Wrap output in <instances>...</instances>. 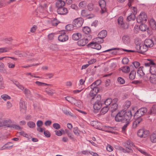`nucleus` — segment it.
Wrapping results in <instances>:
<instances>
[{
	"mask_svg": "<svg viewBox=\"0 0 156 156\" xmlns=\"http://www.w3.org/2000/svg\"><path fill=\"white\" fill-rule=\"evenodd\" d=\"M132 113L130 110L127 111L122 110L119 112L115 116V120L117 122H125L126 121L130 120L131 117Z\"/></svg>",
	"mask_w": 156,
	"mask_h": 156,
	"instance_id": "nucleus-1",
	"label": "nucleus"
},
{
	"mask_svg": "<svg viewBox=\"0 0 156 156\" xmlns=\"http://www.w3.org/2000/svg\"><path fill=\"white\" fill-rule=\"evenodd\" d=\"M12 121L9 119L4 120L3 126H6L11 129L13 128L16 129H19L20 127L18 125L12 124Z\"/></svg>",
	"mask_w": 156,
	"mask_h": 156,
	"instance_id": "nucleus-2",
	"label": "nucleus"
},
{
	"mask_svg": "<svg viewBox=\"0 0 156 156\" xmlns=\"http://www.w3.org/2000/svg\"><path fill=\"white\" fill-rule=\"evenodd\" d=\"M135 48L137 50V52L141 54H144L148 50L147 48L144 44H143L136 45Z\"/></svg>",
	"mask_w": 156,
	"mask_h": 156,
	"instance_id": "nucleus-3",
	"label": "nucleus"
},
{
	"mask_svg": "<svg viewBox=\"0 0 156 156\" xmlns=\"http://www.w3.org/2000/svg\"><path fill=\"white\" fill-rule=\"evenodd\" d=\"M101 99V95H98V99L95 100V101L93 105L94 108V110H98L101 108L102 104L101 102L100 101Z\"/></svg>",
	"mask_w": 156,
	"mask_h": 156,
	"instance_id": "nucleus-4",
	"label": "nucleus"
},
{
	"mask_svg": "<svg viewBox=\"0 0 156 156\" xmlns=\"http://www.w3.org/2000/svg\"><path fill=\"white\" fill-rule=\"evenodd\" d=\"M147 16L146 13L144 12H142L136 18V20L138 23H144L147 20Z\"/></svg>",
	"mask_w": 156,
	"mask_h": 156,
	"instance_id": "nucleus-5",
	"label": "nucleus"
},
{
	"mask_svg": "<svg viewBox=\"0 0 156 156\" xmlns=\"http://www.w3.org/2000/svg\"><path fill=\"white\" fill-rule=\"evenodd\" d=\"M134 118L135 120L133 123L132 126L133 128L135 129L137 126L142 121L143 119L141 116L139 117L137 115L135 116V114H134Z\"/></svg>",
	"mask_w": 156,
	"mask_h": 156,
	"instance_id": "nucleus-6",
	"label": "nucleus"
},
{
	"mask_svg": "<svg viewBox=\"0 0 156 156\" xmlns=\"http://www.w3.org/2000/svg\"><path fill=\"white\" fill-rule=\"evenodd\" d=\"M149 133V131L144 129L139 130L137 132V135L141 138H145Z\"/></svg>",
	"mask_w": 156,
	"mask_h": 156,
	"instance_id": "nucleus-7",
	"label": "nucleus"
},
{
	"mask_svg": "<svg viewBox=\"0 0 156 156\" xmlns=\"http://www.w3.org/2000/svg\"><path fill=\"white\" fill-rule=\"evenodd\" d=\"M118 23L120 27L123 29H127L129 27V25L127 23H124L123 22V18L122 16H120L118 19Z\"/></svg>",
	"mask_w": 156,
	"mask_h": 156,
	"instance_id": "nucleus-8",
	"label": "nucleus"
},
{
	"mask_svg": "<svg viewBox=\"0 0 156 156\" xmlns=\"http://www.w3.org/2000/svg\"><path fill=\"white\" fill-rule=\"evenodd\" d=\"M83 22V19L82 18H79L75 19L73 22V24L74 27H79L82 25Z\"/></svg>",
	"mask_w": 156,
	"mask_h": 156,
	"instance_id": "nucleus-9",
	"label": "nucleus"
},
{
	"mask_svg": "<svg viewBox=\"0 0 156 156\" xmlns=\"http://www.w3.org/2000/svg\"><path fill=\"white\" fill-rule=\"evenodd\" d=\"M144 79L147 81L149 79V77L145 76L144 77ZM150 82L153 84H156V74L152 73L149 78Z\"/></svg>",
	"mask_w": 156,
	"mask_h": 156,
	"instance_id": "nucleus-10",
	"label": "nucleus"
},
{
	"mask_svg": "<svg viewBox=\"0 0 156 156\" xmlns=\"http://www.w3.org/2000/svg\"><path fill=\"white\" fill-rule=\"evenodd\" d=\"M69 37L66 34L64 30L62 31L61 34L58 37V40L62 42L66 41L68 40Z\"/></svg>",
	"mask_w": 156,
	"mask_h": 156,
	"instance_id": "nucleus-11",
	"label": "nucleus"
},
{
	"mask_svg": "<svg viewBox=\"0 0 156 156\" xmlns=\"http://www.w3.org/2000/svg\"><path fill=\"white\" fill-rule=\"evenodd\" d=\"M147 112V109L146 108H141L138 110L135 113V116L138 115L139 117L142 116L144 115Z\"/></svg>",
	"mask_w": 156,
	"mask_h": 156,
	"instance_id": "nucleus-12",
	"label": "nucleus"
},
{
	"mask_svg": "<svg viewBox=\"0 0 156 156\" xmlns=\"http://www.w3.org/2000/svg\"><path fill=\"white\" fill-rule=\"evenodd\" d=\"M98 95H100L99 94L97 95L96 94V92H94L93 90H91L90 92L89 95L87 96V98L90 99H91V101L93 100H95L98 99Z\"/></svg>",
	"mask_w": 156,
	"mask_h": 156,
	"instance_id": "nucleus-13",
	"label": "nucleus"
},
{
	"mask_svg": "<svg viewBox=\"0 0 156 156\" xmlns=\"http://www.w3.org/2000/svg\"><path fill=\"white\" fill-rule=\"evenodd\" d=\"M57 12L58 14L62 15H65L68 13V10L67 8L63 6L58 8L57 9Z\"/></svg>",
	"mask_w": 156,
	"mask_h": 156,
	"instance_id": "nucleus-14",
	"label": "nucleus"
},
{
	"mask_svg": "<svg viewBox=\"0 0 156 156\" xmlns=\"http://www.w3.org/2000/svg\"><path fill=\"white\" fill-rule=\"evenodd\" d=\"M88 46L91 48L98 50H100L101 48V45L98 43H94V42H91L88 44Z\"/></svg>",
	"mask_w": 156,
	"mask_h": 156,
	"instance_id": "nucleus-15",
	"label": "nucleus"
},
{
	"mask_svg": "<svg viewBox=\"0 0 156 156\" xmlns=\"http://www.w3.org/2000/svg\"><path fill=\"white\" fill-rule=\"evenodd\" d=\"M99 4L101 9V13H103L106 11L105 2L104 0H100L99 1Z\"/></svg>",
	"mask_w": 156,
	"mask_h": 156,
	"instance_id": "nucleus-16",
	"label": "nucleus"
},
{
	"mask_svg": "<svg viewBox=\"0 0 156 156\" xmlns=\"http://www.w3.org/2000/svg\"><path fill=\"white\" fill-rule=\"evenodd\" d=\"M144 44L147 48L152 47L154 45L153 41L149 39H146L144 42Z\"/></svg>",
	"mask_w": 156,
	"mask_h": 156,
	"instance_id": "nucleus-17",
	"label": "nucleus"
},
{
	"mask_svg": "<svg viewBox=\"0 0 156 156\" xmlns=\"http://www.w3.org/2000/svg\"><path fill=\"white\" fill-rule=\"evenodd\" d=\"M20 105L21 111L23 112H25L26 110L27 107L25 101L22 99L20 101Z\"/></svg>",
	"mask_w": 156,
	"mask_h": 156,
	"instance_id": "nucleus-18",
	"label": "nucleus"
},
{
	"mask_svg": "<svg viewBox=\"0 0 156 156\" xmlns=\"http://www.w3.org/2000/svg\"><path fill=\"white\" fill-rule=\"evenodd\" d=\"M88 42V39L84 38L79 40L77 41V44L79 46H83L87 44Z\"/></svg>",
	"mask_w": 156,
	"mask_h": 156,
	"instance_id": "nucleus-19",
	"label": "nucleus"
},
{
	"mask_svg": "<svg viewBox=\"0 0 156 156\" xmlns=\"http://www.w3.org/2000/svg\"><path fill=\"white\" fill-rule=\"evenodd\" d=\"M122 39L123 43L126 44H129L130 41V36L127 34L123 35L122 37Z\"/></svg>",
	"mask_w": 156,
	"mask_h": 156,
	"instance_id": "nucleus-20",
	"label": "nucleus"
},
{
	"mask_svg": "<svg viewBox=\"0 0 156 156\" xmlns=\"http://www.w3.org/2000/svg\"><path fill=\"white\" fill-rule=\"evenodd\" d=\"M148 115H156V105H154L147 112Z\"/></svg>",
	"mask_w": 156,
	"mask_h": 156,
	"instance_id": "nucleus-21",
	"label": "nucleus"
},
{
	"mask_svg": "<svg viewBox=\"0 0 156 156\" xmlns=\"http://www.w3.org/2000/svg\"><path fill=\"white\" fill-rule=\"evenodd\" d=\"M65 4V3L64 1L62 0H60L58 1L55 3V6L58 9L59 8L64 6Z\"/></svg>",
	"mask_w": 156,
	"mask_h": 156,
	"instance_id": "nucleus-22",
	"label": "nucleus"
},
{
	"mask_svg": "<svg viewBox=\"0 0 156 156\" xmlns=\"http://www.w3.org/2000/svg\"><path fill=\"white\" fill-rule=\"evenodd\" d=\"M107 34V31L105 30H102L99 32L98 34V36L103 39L106 36Z\"/></svg>",
	"mask_w": 156,
	"mask_h": 156,
	"instance_id": "nucleus-23",
	"label": "nucleus"
},
{
	"mask_svg": "<svg viewBox=\"0 0 156 156\" xmlns=\"http://www.w3.org/2000/svg\"><path fill=\"white\" fill-rule=\"evenodd\" d=\"M151 141L153 143H156V131L153 132L150 136Z\"/></svg>",
	"mask_w": 156,
	"mask_h": 156,
	"instance_id": "nucleus-24",
	"label": "nucleus"
},
{
	"mask_svg": "<svg viewBox=\"0 0 156 156\" xmlns=\"http://www.w3.org/2000/svg\"><path fill=\"white\" fill-rule=\"evenodd\" d=\"M151 27L153 30L156 29V21L153 19H151L149 22Z\"/></svg>",
	"mask_w": 156,
	"mask_h": 156,
	"instance_id": "nucleus-25",
	"label": "nucleus"
},
{
	"mask_svg": "<svg viewBox=\"0 0 156 156\" xmlns=\"http://www.w3.org/2000/svg\"><path fill=\"white\" fill-rule=\"evenodd\" d=\"M136 18L135 15L133 12L131 13L130 15L127 18V20L128 21L131 20H134Z\"/></svg>",
	"mask_w": 156,
	"mask_h": 156,
	"instance_id": "nucleus-26",
	"label": "nucleus"
},
{
	"mask_svg": "<svg viewBox=\"0 0 156 156\" xmlns=\"http://www.w3.org/2000/svg\"><path fill=\"white\" fill-rule=\"evenodd\" d=\"M0 72L5 73L6 70L5 68V66L3 63L0 62Z\"/></svg>",
	"mask_w": 156,
	"mask_h": 156,
	"instance_id": "nucleus-27",
	"label": "nucleus"
},
{
	"mask_svg": "<svg viewBox=\"0 0 156 156\" xmlns=\"http://www.w3.org/2000/svg\"><path fill=\"white\" fill-rule=\"evenodd\" d=\"M119 69L122 70L123 72L125 73H128L130 70L129 67L127 66H123L120 68Z\"/></svg>",
	"mask_w": 156,
	"mask_h": 156,
	"instance_id": "nucleus-28",
	"label": "nucleus"
},
{
	"mask_svg": "<svg viewBox=\"0 0 156 156\" xmlns=\"http://www.w3.org/2000/svg\"><path fill=\"white\" fill-rule=\"evenodd\" d=\"M93 41L94 43H103L104 41V40L103 39L101 38L100 37H99L98 36V37H96L93 40Z\"/></svg>",
	"mask_w": 156,
	"mask_h": 156,
	"instance_id": "nucleus-29",
	"label": "nucleus"
},
{
	"mask_svg": "<svg viewBox=\"0 0 156 156\" xmlns=\"http://www.w3.org/2000/svg\"><path fill=\"white\" fill-rule=\"evenodd\" d=\"M109 108L108 106H105L104 107L101 109L100 113L101 115H104L105 114L108 110Z\"/></svg>",
	"mask_w": 156,
	"mask_h": 156,
	"instance_id": "nucleus-30",
	"label": "nucleus"
},
{
	"mask_svg": "<svg viewBox=\"0 0 156 156\" xmlns=\"http://www.w3.org/2000/svg\"><path fill=\"white\" fill-rule=\"evenodd\" d=\"M65 133L67 134L69 138L72 140H74V136L73 135L72 133L69 131V130L66 129L65 130Z\"/></svg>",
	"mask_w": 156,
	"mask_h": 156,
	"instance_id": "nucleus-31",
	"label": "nucleus"
},
{
	"mask_svg": "<svg viewBox=\"0 0 156 156\" xmlns=\"http://www.w3.org/2000/svg\"><path fill=\"white\" fill-rule=\"evenodd\" d=\"M140 29L142 31H145L148 29L147 25L144 24H142L139 27Z\"/></svg>",
	"mask_w": 156,
	"mask_h": 156,
	"instance_id": "nucleus-32",
	"label": "nucleus"
},
{
	"mask_svg": "<svg viewBox=\"0 0 156 156\" xmlns=\"http://www.w3.org/2000/svg\"><path fill=\"white\" fill-rule=\"evenodd\" d=\"M26 96L27 97H30L32 96L30 91L27 88H26L23 91Z\"/></svg>",
	"mask_w": 156,
	"mask_h": 156,
	"instance_id": "nucleus-33",
	"label": "nucleus"
},
{
	"mask_svg": "<svg viewBox=\"0 0 156 156\" xmlns=\"http://www.w3.org/2000/svg\"><path fill=\"white\" fill-rule=\"evenodd\" d=\"M83 31L86 34H89L91 32V30L90 27H85L83 28Z\"/></svg>",
	"mask_w": 156,
	"mask_h": 156,
	"instance_id": "nucleus-34",
	"label": "nucleus"
},
{
	"mask_svg": "<svg viewBox=\"0 0 156 156\" xmlns=\"http://www.w3.org/2000/svg\"><path fill=\"white\" fill-rule=\"evenodd\" d=\"M136 74V71H132L129 73V77L131 80H133L135 79Z\"/></svg>",
	"mask_w": 156,
	"mask_h": 156,
	"instance_id": "nucleus-35",
	"label": "nucleus"
},
{
	"mask_svg": "<svg viewBox=\"0 0 156 156\" xmlns=\"http://www.w3.org/2000/svg\"><path fill=\"white\" fill-rule=\"evenodd\" d=\"M80 35V34L79 33L74 34L73 35L72 38L74 40L77 41L79 39Z\"/></svg>",
	"mask_w": 156,
	"mask_h": 156,
	"instance_id": "nucleus-36",
	"label": "nucleus"
},
{
	"mask_svg": "<svg viewBox=\"0 0 156 156\" xmlns=\"http://www.w3.org/2000/svg\"><path fill=\"white\" fill-rule=\"evenodd\" d=\"M118 108V105L116 103H113L111 105V111L112 112L115 111Z\"/></svg>",
	"mask_w": 156,
	"mask_h": 156,
	"instance_id": "nucleus-37",
	"label": "nucleus"
},
{
	"mask_svg": "<svg viewBox=\"0 0 156 156\" xmlns=\"http://www.w3.org/2000/svg\"><path fill=\"white\" fill-rule=\"evenodd\" d=\"M27 125L30 128H34L35 127L36 124L35 123L32 121H29L27 123Z\"/></svg>",
	"mask_w": 156,
	"mask_h": 156,
	"instance_id": "nucleus-38",
	"label": "nucleus"
},
{
	"mask_svg": "<svg viewBox=\"0 0 156 156\" xmlns=\"http://www.w3.org/2000/svg\"><path fill=\"white\" fill-rule=\"evenodd\" d=\"M143 68V66L140 67L137 71V73L139 74L140 76H143L145 74L142 69Z\"/></svg>",
	"mask_w": 156,
	"mask_h": 156,
	"instance_id": "nucleus-39",
	"label": "nucleus"
},
{
	"mask_svg": "<svg viewBox=\"0 0 156 156\" xmlns=\"http://www.w3.org/2000/svg\"><path fill=\"white\" fill-rule=\"evenodd\" d=\"M10 50V48L7 47L0 48V53L9 51Z\"/></svg>",
	"mask_w": 156,
	"mask_h": 156,
	"instance_id": "nucleus-40",
	"label": "nucleus"
},
{
	"mask_svg": "<svg viewBox=\"0 0 156 156\" xmlns=\"http://www.w3.org/2000/svg\"><path fill=\"white\" fill-rule=\"evenodd\" d=\"M130 121V120L126 121L125 122L126 123L122 128V131L124 132L126 130V128H127L128 125L129 124Z\"/></svg>",
	"mask_w": 156,
	"mask_h": 156,
	"instance_id": "nucleus-41",
	"label": "nucleus"
},
{
	"mask_svg": "<svg viewBox=\"0 0 156 156\" xmlns=\"http://www.w3.org/2000/svg\"><path fill=\"white\" fill-rule=\"evenodd\" d=\"M1 97L5 101L9 100L11 99V97L9 96L6 94L2 95L1 96Z\"/></svg>",
	"mask_w": 156,
	"mask_h": 156,
	"instance_id": "nucleus-42",
	"label": "nucleus"
},
{
	"mask_svg": "<svg viewBox=\"0 0 156 156\" xmlns=\"http://www.w3.org/2000/svg\"><path fill=\"white\" fill-rule=\"evenodd\" d=\"M112 102V99L108 98L104 101V103L106 106H108L110 105Z\"/></svg>",
	"mask_w": 156,
	"mask_h": 156,
	"instance_id": "nucleus-43",
	"label": "nucleus"
},
{
	"mask_svg": "<svg viewBox=\"0 0 156 156\" xmlns=\"http://www.w3.org/2000/svg\"><path fill=\"white\" fill-rule=\"evenodd\" d=\"M150 71L151 73H156V67L154 66H150Z\"/></svg>",
	"mask_w": 156,
	"mask_h": 156,
	"instance_id": "nucleus-44",
	"label": "nucleus"
},
{
	"mask_svg": "<svg viewBox=\"0 0 156 156\" xmlns=\"http://www.w3.org/2000/svg\"><path fill=\"white\" fill-rule=\"evenodd\" d=\"M86 2L85 1H83L80 2L79 3V5L80 8H83L86 6Z\"/></svg>",
	"mask_w": 156,
	"mask_h": 156,
	"instance_id": "nucleus-45",
	"label": "nucleus"
},
{
	"mask_svg": "<svg viewBox=\"0 0 156 156\" xmlns=\"http://www.w3.org/2000/svg\"><path fill=\"white\" fill-rule=\"evenodd\" d=\"M46 92L49 95H51L54 93V90L49 88H47L45 90Z\"/></svg>",
	"mask_w": 156,
	"mask_h": 156,
	"instance_id": "nucleus-46",
	"label": "nucleus"
},
{
	"mask_svg": "<svg viewBox=\"0 0 156 156\" xmlns=\"http://www.w3.org/2000/svg\"><path fill=\"white\" fill-rule=\"evenodd\" d=\"M8 144H6L3 147H1L0 148V150H2L6 149H10L13 146V145L9 146H8L7 145Z\"/></svg>",
	"mask_w": 156,
	"mask_h": 156,
	"instance_id": "nucleus-47",
	"label": "nucleus"
},
{
	"mask_svg": "<svg viewBox=\"0 0 156 156\" xmlns=\"http://www.w3.org/2000/svg\"><path fill=\"white\" fill-rule=\"evenodd\" d=\"M65 98L66 100L70 103H72L73 101H75L76 100L75 99L73 98L70 96L66 97Z\"/></svg>",
	"mask_w": 156,
	"mask_h": 156,
	"instance_id": "nucleus-48",
	"label": "nucleus"
},
{
	"mask_svg": "<svg viewBox=\"0 0 156 156\" xmlns=\"http://www.w3.org/2000/svg\"><path fill=\"white\" fill-rule=\"evenodd\" d=\"M36 84L39 86H45L46 85H51L46 83H45L40 82L38 81H36L35 82Z\"/></svg>",
	"mask_w": 156,
	"mask_h": 156,
	"instance_id": "nucleus-49",
	"label": "nucleus"
},
{
	"mask_svg": "<svg viewBox=\"0 0 156 156\" xmlns=\"http://www.w3.org/2000/svg\"><path fill=\"white\" fill-rule=\"evenodd\" d=\"M51 23L53 26H56L58 24L57 21L56 19H54L51 20Z\"/></svg>",
	"mask_w": 156,
	"mask_h": 156,
	"instance_id": "nucleus-50",
	"label": "nucleus"
},
{
	"mask_svg": "<svg viewBox=\"0 0 156 156\" xmlns=\"http://www.w3.org/2000/svg\"><path fill=\"white\" fill-rule=\"evenodd\" d=\"M73 24H69L66 26V29L67 30H73Z\"/></svg>",
	"mask_w": 156,
	"mask_h": 156,
	"instance_id": "nucleus-51",
	"label": "nucleus"
},
{
	"mask_svg": "<svg viewBox=\"0 0 156 156\" xmlns=\"http://www.w3.org/2000/svg\"><path fill=\"white\" fill-rule=\"evenodd\" d=\"M3 41L6 43L10 44L11 43L12 39L11 37L9 38H6L4 39Z\"/></svg>",
	"mask_w": 156,
	"mask_h": 156,
	"instance_id": "nucleus-52",
	"label": "nucleus"
},
{
	"mask_svg": "<svg viewBox=\"0 0 156 156\" xmlns=\"http://www.w3.org/2000/svg\"><path fill=\"white\" fill-rule=\"evenodd\" d=\"M79 130L78 128L77 127H74L73 128V133L76 136H78L79 135Z\"/></svg>",
	"mask_w": 156,
	"mask_h": 156,
	"instance_id": "nucleus-53",
	"label": "nucleus"
},
{
	"mask_svg": "<svg viewBox=\"0 0 156 156\" xmlns=\"http://www.w3.org/2000/svg\"><path fill=\"white\" fill-rule=\"evenodd\" d=\"M117 80L118 82L121 84H124L125 82V80L120 77L118 78Z\"/></svg>",
	"mask_w": 156,
	"mask_h": 156,
	"instance_id": "nucleus-54",
	"label": "nucleus"
},
{
	"mask_svg": "<svg viewBox=\"0 0 156 156\" xmlns=\"http://www.w3.org/2000/svg\"><path fill=\"white\" fill-rule=\"evenodd\" d=\"M106 149L109 152L112 151L113 150V147L109 144L107 145L106 147Z\"/></svg>",
	"mask_w": 156,
	"mask_h": 156,
	"instance_id": "nucleus-55",
	"label": "nucleus"
},
{
	"mask_svg": "<svg viewBox=\"0 0 156 156\" xmlns=\"http://www.w3.org/2000/svg\"><path fill=\"white\" fill-rule=\"evenodd\" d=\"M93 5L91 3H89L87 5V8L88 10L90 11H91L93 10Z\"/></svg>",
	"mask_w": 156,
	"mask_h": 156,
	"instance_id": "nucleus-56",
	"label": "nucleus"
},
{
	"mask_svg": "<svg viewBox=\"0 0 156 156\" xmlns=\"http://www.w3.org/2000/svg\"><path fill=\"white\" fill-rule=\"evenodd\" d=\"M44 133L45 136L47 137H49L51 136V133L48 130L44 131Z\"/></svg>",
	"mask_w": 156,
	"mask_h": 156,
	"instance_id": "nucleus-57",
	"label": "nucleus"
},
{
	"mask_svg": "<svg viewBox=\"0 0 156 156\" xmlns=\"http://www.w3.org/2000/svg\"><path fill=\"white\" fill-rule=\"evenodd\" d=\"M122 62L123 64H126L129 62V59L127 58H124L122 60Z\"/></svg>",
	"mask_w": 156,
	"mask_h": 156,
	"instance_id": "nucleus-58",
	"label": "nucleus"
},
{
	"mask_svg": "<svg viewBox=\"0 0 156 156\" xmlns=\"http://www.w3.org/2000/svg\"><path fill=\"white\" fill-rule=\"evenodd\" d=\"M22 52V51L16 50L14 52V53L16 55H20L19 56L21 57H22V55H23Z\"/></svg>",
	"mask_w": 156,
	"mask_h": 156,
	"instance_id": "nucleus-59",
	"label": "nucleus"
},
{
	"mask_svg": "<svg viewBox=\"0 0 156 156\" xmlns=\"http://www.w3.org/2000/svg\"><path fill=\"white\" fill-rule=\"evenodd\" d=\"M53 127L55 129H59L60 128V125L58 123H54L53 125Z\"/></svg>",
	"mask_w": 156,
	"mask_h": 156,
	"instance_id": "nucleus-60",
	"label": "nucleus"
},
{
	"mask_svg": "<svg viewBox=\"0 0 156 156\" xmlns=\"http://www.w3.org/2000/svg\"><path fill=\"white\" fill-rule=\"evenodd\" d=\"M37 126L39 128L42 126L43 124V122L41 120H38L37 122Z\"/></svg>",
	"mask_w": 156,
	"mask_h": 156,
	"instance_id": "nucleus-61",
	"label": "nucleus"
},
{
	"mask_svg": "<svg viewBox=\"0 0 156 156\" xmlns=\"http://www.w3.org/2000/svg\"><path fill=\"white\" fill-rule=\"evenodd\" d=\"M24 54H23V55H22V57H25L27 58L30 57V54L29 53L28 51H25L24 52Z\"/></svg>",
	"mask_w": 156,
	"mask_h": 156,
	"instance_id": "nucleus-62",
	"label": "nucleus"
},
{
	"mask_svg": "<svg viewBox=\"0 0 156 156\" xmlns=\"http://www.w3.org/2000/svg\"><path fill=\"white\" fill-rule=\"evenodd\" d=\"M131 102L129 101H127L125 102V107L126 108H128L130 105Z\"/></svg>",
	"mask_w": 156,
	"mask_h": 156,
	"instance_id": "nucleus-63",
	"label": "nucleus"
},
{
	"mask_svg": "<svg viewBox=\"0 0 156 156\" xmlns=\"http://www.w3.org/2000/svg\"><path fill=\"white\" fill-rule=\"evenodd\" d=\"M133 64L136 68H138L140 65V63L138 62H133Z\"/></svg>",
	"mask_w": 156,
	"mask_h": 156,
	"instance_id": "nucleus-64",
	"label": "nucleus"
}]
</instances>
